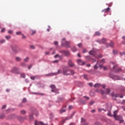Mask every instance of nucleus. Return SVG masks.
I'll return each mask as SVG.
<instances>
[{
	"label": "nucleus",
	"instance_id": "f257e3e1",
	"mask_svg": "<svg viewBox=\"0 0 125 125\" xmlns=\"http://www.w3.org/2000/svg\"><path fill=\"white\" fill-rule=\"evenodd\" d=\"M75 71L74 70L69 71L68 69H63V75L64 76H68V75H74Z\"/></svg>",
	"mask_w": 125,
	"mask_h": 125
},
{
	"label": "nucleus",
	"instance_id": "f03ea898",
	"mask_svg": "<svg viewBox=\"0 0 125 125\" xmlns=\"http://www.w3.org/2000/svg\"><path fill=\"white\" fill-rule=\"evenodd\" d=\"M62 46H66V47H70V42L66 41V39H63L62 40Z\"/></svg>",
	"mask_w": 125,
	"mask_h": 125
},
{
	"label": "nucleus",
	"instance_id": "7ed1b4c3",
	"mask_svg": "<svg viewBox=\"0 0 125 125\" xmlns=\"http://www.w3.org/2000/svg\"><path fill=\"white\" fill-rule=\"evenodd\" d=\"M118 113V111L116 110L114 112V117L115 119V120H117V121H120L123 119V116H117V114Z\"/></svg>",
	"mask_w": 125,
	"mask_h": 125
},
{
	"label": "nucleus",
	"instance_id": "20e7f679",
	"mask_svg": "<svg viewBox=\"0 0 125 125\" xmlns=\"http://www.w3.org/2000/svg\"><path fill=\"white\" fill-rule=\"evenodd\" d=\"M19 68L16 67H13L12 69L11 70V73H13L14 74H19L18 72Z\"/></svg>",
	"mask_w": 125,
	"mask_h": 125
},
{
	"label": "nucleus",
	"instance_id": "39448f33",
	"mask_svg": "<svg viewBox=\"0 0 125 125\" xmlns=\"http://www.w3.org/2000/svg\"><path fill=\"white\" fill-rule=\"evenodd\" d=\"M61 73H62V70H59L57 73H49L48 75H47V76H49V77H51V76H55L56 75H57L58 74H61Z\"/></svg>",
	"mask_w": 125,
	"mask_h": 125
},
{
	"label": "nucleus",
	"instance_id": "423d86ee",
	"mask_svg": "<svg viewBox=\"0 0 125 125\" xmlns=\"http://www.w3.org/2000/svg\"><path fill=\"white\" fill-rule=\"evenodd\" d=\"M99 67L100 68H102L103 67V65H100V61H98L96 64L94 66V69H98Z\"/></svg>",
	"mask_w": 125,
	"mask_h": 125
},
{
	"label": "nucleus",
	"instance_id": "0eeeda50",
	"mask_svg": "<svg viewBox=\"0 0 125 125\" xmlns=\"http://www.w3.org/2000/svg\"><path fill=\"white\" fill-rule=\"evenodd\" d=\"M61 52L65 55V56H69V55H70V52H69L68 50H62L61 51Z\"/></svg>",
	"mask_w": 125,
	"mask_h": 125
},
{
	"label": "nucleus",
	"instance_id": "6e6552de",
	"mask_svg": "<svg viewBox=\"0 0 125 125\" xmlns=\"http://www.w3.org/2000/svg\"><path fill=\"white\" fill-rule=\"evenodd\" d=\"M101 93H102V94H109L110 93V89H106L105 91H104L103 90H101Z\"/></svg>",
	"mask_w": 125,
	"mask_h": 125
},
{
	"label": "nucleus",
	"instance_id": "1a4fd4ad",
	"mask_svg": "<svg viewBox=\"0 0 125 125\" xmlns=\"http://www.w3.org/2000/svg\"><path fill=\"white\" fill-rule=\"evenodd\" d=\"M90 55H92L93 56L95 57V55H96V51L94 49H93L89 52Z\"/></svg>",
	"mask_w": 125,
	"mask_h": 125
},
{
	"label": "nucleus",
	"instance_id": "9d476101",
	"mask_svg": "<svg viewBox=\"0 0 125 125\" xmlns=\"http://www.w3.org/2000/svg\"><path fill=\"white\" fill-rule=\"evenodd\" d=\"M35 125H47V124H44V123H43L42 122H40V121H38L37 120L35 121Z\"/></svg>",
	"mask_w": 125,
	"mask_h": 125
},
{
	"label": "nucleus",
	"instance_id": "9b49d317",
	"mask_svg": "<svg viewBox=\"0 0 125 125\" xmlns=\"http://www.w3.org/2000/svg\"><path fill=\"white\" fill-rule=\"evenodd\" d=\"M50 87L51 88V91L52 92H55L56 91V87H55V85H51Z\"/></svg>",
	"mask_w": 125,
	"mask_h": 125
},
{
	"label": "nucleus",
	"instance_id": "f8f14e48",
	"mask_svg": "<svg viewBox=\"0 0 125 125\" xmlns=\"http://www.w3.org/2000/svg\"><path fill=\"white\" fill-rule=\"evenodd\" d=\"M97 42L99 43H105L106 42V39L104 38L101 40H97Z\"/></svg>",
	"mask_w": 125,
	"mask_h": 125
},
{
	"label": "nucleus",
	"instance_id": "ddd939ff",
	"mask_svg": "<svg viewBox=\"0 0 125 125\" xmlns=\"http://www.w3.org/2000/svg\"><path fill=\"white\" fill-rule=\"evenodd\" d=\"M77 63L79 64V65H84L85 62H83V61L81 60H78Z\"/></svg>",
	"mask_w": 125,
	"mask_h": 125
},
{
	"label": "nucleus",
	"instance_id": "4468645a",
	"mask_svg": "<svg viewBox=\"0 0 125 125\" xmlns=\"http://www.w3.org/2000/svg\"><path fill=\"white\" fill-rule=\"evenodd\" d=\"M112 96H115V97H120V98H123L124 97V95H120L118 94H115V95H114V94H112Z\"/></svg>",
	"mask_w": 125,
	"mask_h": 125
},
{
	"label": "nucleus",
	"instance_id": "2eb2a0df",
	"mask_svg": "<svg viewBox=\"0 0 125 125\" xmlns=\"http://www.w3.org/2000/svg\"><path fill=\"white\" fill-rule=\"evenodd\" d=\"M74 115H75V113H73L72 114H71V115L70 117H66L65 120H63V121L65 122V121H67L68 120H70V119H72Z\"/></svg>",
	"mask_w": 125,
	"mask_h": 125
},
{
	"label": "nucleus",
	"instance_id": "dca6fc26",
	"mask_svg": "<svg viewBox=\"0 0 125 125\" xmlns=\"http://www.w3.org/2000/svg\"><path fill=\"white\" fill-rule=\"evenodd\" d=\"M68 65L69 66H70V67H74L75 66V64L73 63V62H72V61L71 60H69L68 61Z\"/></svg>",
	"mask_w": 125,
	"mask_h": 125
},
{
	"label": "nucleus",
	"instance_id": "f3484780",
	"mask_svg": "<svg viewBox=\"0 0 125 125\" xmlns=\"http://www.w3.org/2000/svg\"><path fill=\"white\" fill-rule=\"evenodd\" d=\"M110 10H111V9L108 7L107 8L104 9L102 11L103 12H108V11H110Z\"/></svg>",
	"mask_w": 125,
	"mask_h": 125
},
{
	"label": "nucleus",
	"instance_id": "a211bd4d",
	"mask_svg": "<svg viewBox=\"0 0 125 125\" xmlns=\"http://www.w3.org/2000/svg\"><path fill=\"white\" fill-rule=\"evenodd\" d=\"M101 84L98 83H96L94 85V87H95L96 88H97V87H101Z\"/></svg>",
	"mask_w": 125,
	"mask_h": 125
},
{
	"label": "nucleus",
	"instance_id": "6ab92c4d",
	"mask_svg": "<svg viewBox=\"0 0 125 125\" xmlns=\"http://www.w3.org/2000/svg\"><path fill=\"white\" fill-rule=\"evenodd\" d=\"M38 77V75H36V76H31L30 78L31 79V80L35 81V80H36V79H37Z\"/></svg>",
	"mask_w": 125,
	"mask_h": 125
},
{
	"label": "nucleus",
	"instance_id": "aec40b11",
	"mask_svg": "<svg viewBox=\"0 0 125 125\" xmlns=\"http://www.w3.org/2000/svg\"><path fill=\"white\" fill-rule=\"evenodd\" d=\"M15 118H16V116L15 115H12L10 116L9 119H15Z\"/></svg>",
	"mask_w": 125,
	"mask_h": 125
},
{
	"label": "nucleus",
	"instance_id": "412c9836",
	"mask_svg": "<svg viewBox=\"0 0 125 125\" xmlns=\"http://www.w3.org/2000/svg\"><path fill=\"white\" fill-rule=\"evenodd\" d=\"M107 46H111V47H113L114 46V43L111 42L110 44H108Z\"/></svg>",
	"mask_w": 125,
	"mask_h": 125
},
{
	"label": "nucleus",
	"instance_id": "4be33fe9",
	"mask_svg": "<svg viewBox=\"0 0 125 125\" xmlns=\"http://www.w3.org/2000/svg\"><path fill=\"white\" fill-rule=\"evenodd\" d=\"M31 36H33V35H35V34H36V33L37 32V31H36V30H31Z\"/></svg>",
	"mask_w": 125,
	"mask_h": 125
},
{
	"label": "nucleus",
	"instance_id": "5701e85b",
	"mask_svg": "<svg viewBox=\"0 0 125 125\" xmlns=\"http://www.w3.org/2000/svg\"><path fill=\"white\" fill-rule=\"evenodd\" d=\"M101 35V33H100L99 31H97L95 33V36H100Z\"/></svg>",
	"mask_w": 125,
	"mask_h": 125
},
{
	"label": "nucleus",
	"instance_id": "b1692460",
	"mask_svg": "<svg viewBox=\"0 0 125 125\" xmlns=\"http://www.w3.org/2000/svg\"><path fill=\"white\" fill-rule=\"evenodd\" d=\"M71 50L72 51H73V52H75V51H77V49L75 47H73L71 48Z\"/></svg>",
	"mask_w": 125,
	"mask_h": 125
},
{
	"label": "nucleus",
	"instance_id": "393cba45",
	"mask_svg": "<svg viewBox=\"0 0 125 125\" xmlns=\"http://www.w3.org/2000/svg\"><path fill=\"white\" fill-rule=\"evenodd\" d=\"M60 112L61 114H62V113H65V112H66V110H65V109H61Z\"/></svg>",
	"mask_w": 125,
	"mask_h": 125
},
{
	"label": "nucleus",
	"instance_id": "a878e982",
	"mask_svg": "<svg viewBox=\"0 0 125 125\" xmlns=\"http://www.w3.org/2000/svg\"><path fill=\"white\" fill-rule=\"evenodd\" d=\"M16 61H18V62L21 61V59L20 57H17L16 58Z\"/></svg>",
	"mask_w": 125,
	"mask_h": 125
},
{
	"label": "nucleus",
	"instance_id": "bb28decb",
	"mask_svg": "<svg viewBox=\"0 0 125 125\" xmlns=\"http://www.w3.org/2000/svg\"><path fill=\"white\" fill-rule=\"evenodd\" d=\"M111 78L112 79H113V80H119V77L118 76H113Z\"/></svg>",
	"mask_w": 125,
	"mask_h": 125
},
{
	"label": "nucleus",
	"instance_id": "cd10ccee",
	"mask_svg": "<svg viewBox=\"0 0 125 125\" xmlns=\"http://www.w3.org/2000/svg\"><path fill=\"white\" fill-rule=\"evenodd\" d=\"M29 57H27L26 58L24 59V62H28L29 61Z\"/></svg>",
	"mask_w": 125,
	"mask_h": 125
},
{
	"label": "nucleus",
	"instance_id": "c85d7f7f",
	"mask_svg": "<svg viewBox=\"0 0 125 125\" xmlns=\"http://www.w3.org/2000/svg\"><path fill=\"white\" fill-rule=\"evenodd\" d=\"M21 114H22V115H25V114H26V111H25V110H21Z\"/></svg>",
	"mask_w": 125,
	"mask_h": 125
},
{
	"label": "nucleus",
	"instance_id": "c756f323",
	"mask_svg": "<svg viewBox=\"0 0 125 125\" xmlns=\"http://www.w3.org/2000/svg\"><path fill=\"white\" fill-rule=\"evenodd\" d=\"M16 34L18 35V36L20 35H22V32H21V31L20 32H17L16 33Z\"/></svg>",
	"mask_w": 125,
	"mask_h": 125
},
{
	"label": "nucleus",
	"instance_id": "7c9ffc66",
	"mask_svg": "<svg viewBox=\"0 0 125 125\" xmlns=\"http://www.w3.org/2000/svg\"><path fill=\"white\" fill-rule=\"evenodd\" d=\"M5 38L6 40H10V39H11V37L10 36H6Z\"/></svg>",
	"mask_w": 125,
	"mask_h": 125
},
{
	"label": "nucleus",
	"instance_id": "2f4dec72",
	"mask_svg": "<svg viewBox=\"0 0 125 125\" xmlns=\"http://www.w3.org/2000/svg\"><path fill=\"white\" fill-rule=\"evenodd\" d=\"M5 42V41L4 40H2L0 41V43H4Z\"/></svg>",
	"mask_w": 125,
	"mask_h": 125
},
{
	"label": "nucleus",
	"instance_id": "473e14b6",
	"mask_svg": "<svg viewBox=\"0 0 125 125\" xmlns=\"http://www.w3.org/2000/svg\"><path fill=\"white\" fill-rule=\"evenodd\" d=\"M26 102H27V100L26 98H24L22 100V103H26Z\"/></svg>",
	"mask_w": 125,
	"mask_h": 125
},
{
	"label": "nucleus",
	"instance_id": "72a5a7b5",
	"mask_svg": "<svg viewBox=\"0 0 125 125\" xmlns=\"http://www.w3.org/2000/svg\"><path fill=\"white\" fill-rule=\"evenodd\" d=\"M5 117V115L4 114H2L0 115L1 119H3Z\"/></svg>",
	"mask_w": 125,
	"mask_h": 125
},
{
	"label": "nucleus",
	"instance_id": "f704fd0d",
	"mask_svg": "<svg viewBox=\"0 0 125 125\" xmlns=\"http://www.w3.org/2000/svg\"><path fill=\"white\" fill-rule=\"evenodd\" d=\"M21 78H23L24 79H25V77H26V75L24 74H21Z\"/></svg>",
	"mask_w": 125,
	"mask_h": 125
},
{
	"label": "nucleus",
	"instance_id": "c9c22d12",
	"mask_svg": "<svg viewBox=\"0 0 125 125\" xmlns=\"http://www.w3.org/2000/svg\"><path fill=\"white\" fill-rule=\"evenodd\" d=\"M29 119H30V120H33V114H31V115H30Z\"/></svg>",
	"mask_w": 125,
	"mask_h": 125
},
{
	"label": "nucleus",
	"instance_id": "e433bc0d",
	"mask_svg": "<svg viewBox=\"0 0 125 125\" xmlns=\"http://www.w3.org/2000/svg\"><path fill=\"white\" fill-rule=\"evenodd\" d=\"M19 120H25V119H26V117H19Z\"/></svg>",
	"mask_w": 125,
	"mask_h": 125
},
{
	"label": "nucleus",
	"instance_id": "4c0bfd02",
	"mask_svg": "<svg viewBox=\"0 0 125 125\" xmlns=\"http://www.w3.org/2000/svg\"><path fill=\"white\" fill-rule=\"evenodd\" d=\"M1 33H4L5 32V28H3L1 31Z\"/></svg>",
	"mask_w": 125,
	"mask_h": 125
},
{
	"label": "nucleus",
	"instance_id": "58836bf2",
	"mask_svg": "<svg viewBox=\"0 0 125 125\" xmlns=\"http://www.w3.org/2000/svg\"><path fill=\"white\" fill-rule=\"evenodd\" d=\"M101 63H105V59H103L101 60Z\"/></svg>",
	"mask_w": 125,
	"mask_h": 125
},
{
	"label": "nucleus",
	"instance_id": "ea45409f",
	"mask_svg": "<svg viewBox=\"0 0 125 125\" xmlns=\"http://www.w3.org/2000/svg\"><path fill=\"white\" fill-rule=\"evenodd\" d=\"M87 75H84V78L85 79V80H87Z\"/></svg>",
	"mask_w": 125,
	"mask_h": 125
},
{
	"label": "nucleus",
	"instance_id": "a19ab883",
	"mask_svg": "<svg viewBox=\"0 0 125 125\" xmlns=\"http://www.w3.org/2000/svg\"><path fill=\"white\" fill-rule=\"evenodd\" d=\"M113 53L114 54H117V53H118V51H117V50H113Z\"/></svg>",
	"mask_w": 125,
	"mask_h": 125
},
{
	"label": "nucleus",
	"instance_id": "79ce46f5",
	"mask_svg": "<svg viewBox=\"0 0 125 125\" xmlns=\"http://www.w3.org/2000/svg\"><path fill=\"white\" fill-rule=\"evenodd\" d=\"M122 71V69L121 68H119L117 70V71H115V72H121Z\"/></svg>",
	"mask_w": 125,
	"mask_h": 125
},
{
	"label": "nucleus",
	"instance_id": "37998d69",
	"mask_svg": "<svg viewBox=\"0 0 125 125\" xmlns=\"http://www.w3.org/2000/svg\"><path fill=\"white\" fill-rule=\"evenodd\" d=\"M83 44H82V43H79L78 44V46H79V47H82Z\"/></svg>",
	"mask_w": 125,
	"mask_h": 125
},
{
	"label": "nucleus",
	"instance_id": "c03bdc74",
	"mask_svg": "<svg viewBox=\"0 0 125 125\" xmlns=\"http://www.w3.org/2000/svg\"><path fill=\"white\" fill-rule=\"evenodd\" d=\"M93 104H94V102L93 101H91L90 102V105H92Z\"/></svg>",
	"mask_w": 125,
	"mask_h": 125
},
{
	"label": "nucleus",
	"instance_id": "a18cd8bd",
	"mask_svg": "<svg viewBox=\"0 0 125 125\" xmlns=\"http://www.w3.org/2000/svg\"><path fill=\"white\" fill-rule=\"evenodd\" d=\"M58 57H60L59 54H57L55 56V58H58Z\"/></svg>",
	"mask_w": 125,
	"mask_h": 125
},
{
	"label": "nucleus",
	"instance_id": "49530a36",
	"mask_svg": "<svg viewBox=\"0 0 125 125\" xmlns=\"http://www.w3.org/2000/svg\"><path fill=\"white\" fill-rule=\"evenodd\" d=\"M84 122H85V120L83 118H82V122L84 123Z\"/></svg>",
	"mask_w": 125,
	"mask_h": 125
},
{
	"label": "nucleus",
	"instance_id": "de8ad7c7",
	"mask_svg": "<svg viewBox=\"0 0 125 125\" xmlns=\"http://www.w3.org/2000/svg\"><path fill=\"white\" fill-rule=\"evenodd\" d=\"M8 33H9V34H13V31L12 30H10V31H9Z\"/></svg>",
	"mask_w": 125,
	"mask_h": 125
},
{
	"label": "nucleus",
	"instance_id": "09e8293b",
	"mask_svg": "<svg viewBox=\"0 0 125 125\" xmlns=\"http://www.w3.org/2000/svg\"><path fill=\"white\" fill-rule=\"evenodd\" d=\"M31 48H32V49H35V46L34 45H31L30 46Z\"/></svg>",
	"mask_w": 125,
	"mask_h": 125
},
{
	"label": "nucleus",
	"instance_id": "8fccbe9b",
	"mask_svg": "<svg viewBox=\"0 0 125 125\" xmlns=\"http://www.w3.org/2000/svg\"><path fill=\"white\" fill-rule=\"evenodd\" d=\"M101 57H102V55H100L98 56L97 58H101Z\"/></svg>",
	"mask_w": 125,
	"mask_h": 125
},
{
	"label": "nucleus",
	"instance_id": "3c124183",
	"mask_svg": "<svg viewBox=\"0 0 125 125\" xmlns=\"http://www.w3.org/2000/svg\"><path fill=\"white\" fill-rule=\"evenodd\" d=\"M83 53H85V52H86V49H83Z\"/></svg>",
	"mask_w": 125,
	"mask_h": 125
},
{
	"label": "nucleus",
	"instance_id": "603ef678",
	"mask_svg": "<svg viewBox=\"0 0 125 125\" xmlns=\"http://www.w3.org/2000/svg\"><path fill=\"white\" fill-rule=\"evenodd\" d=\"M21 35L22 36V39H26V36H24V34H22Z\"/></svg>",
	"mask_w": 125,
	"mask_h": 125
},
{
	"label": "nucleus",
	"instance_id": "864d4df0",
	"mask_svg": "<svg viewBox=\"0 0 125 125\" xmlns=\"http://www.w3.org/2000/svg\"><path fill=\"white\" fill-rule=\"evenodd\" d=\"M35 115H36V116H38V111H37V110H36V111H35Z\"/></svg>",
	"mask_w": 125,
	"mask_h": 125
},
{
	"label": "nucleus",
	"instance_id": "5fc2aeb1",
	"mask_svg": "<svg viewBox=\"0 0 125 125\" xmlns=\"http://www.w3.org/2000/svg\"><path fill=\"white\" fill-rule=\"evenodd\" d=\"M32 66H33L32 65H30L28 66V69H29V70H30V69H31V68H32Z\"/></svg>",
	"mask_w": 125,
	"mask_h": 125
},
{
	"label": "nucleus",
	"instance_id": "6e6d98bb",
	"mask_svg": "<svg viewBox=\"0 0 125 125\" xmlns=\"http://www.w3.org/2000/svg\"><path fill=\"white\" fill-rule=\"evenodd\" d=\"M58 62H59V60H56V61H54V63H58Z\"/></svg>",
	"mask_w": 125,
	"mask_h": 125
},
{
	"label": "nucleus",
	"instance_id": "4d7b16f0",
	"mask_svg": "<svg viewBox=\"0 0 125 125\" xmlns=\"http://www.w3.org/2000/svg\"><path fill=\"white\" fill-rule=\"evenodd\" d=\"M95 112H96L95 109H93L91 110L92 113H95Z\"/></svg>",
	"mask_w": 125,
	"mask_h": 125
},
{
	"label": "nucleus",
	"instance_id": "13d9d810",
	"mask_svg": "<svg viewBox=\"0 0 125 125\" xmlns=\"http://www.w3.org/2000/svg\"><path fill=\"white\" fill-rule=\"evenodd\" d=\"M6 107V105H4L2 106V109H5Z\"/></svg>",
	"mask_w": 125,
	"mask_h": 125
},
{
	"label": "nucleus",
	"instance_id": "bf43d9fd",
	"mask_svg": "<svg viewBox=\"0 0 125 125\" xmlns=\"http://www.w3.org/2000/svg\"><path fill=\"white\" fill-rule=\"evenodd\" d=\"M113 69H114V70H117V66H114Z\"/></svg>",
	"mask_w": 125,
	"mask_h": 125
},
{
	"label": "nucleus",
	"instance_id": "052dcab7",
	"mask_svg": "<svg viewBox=\"0 0 125 125\" xmlns=\"http://www.w3.org/2000/svg\"><path fill=\"white\" fill-rule=\"evenodd\" d=\"M54 44H55V45H57V44H58V42H54Z\"/></svg>",
	"mask_w": 125,
	"mask_h": 125
},
{
	"label": "nucleus",
	"instance_id": "680f3d73",
	"mask_svg": "<svg viewBox=\"0 0 125 125\" xmlns=\"http://www.w3.org/2000/svg\"><path fill=\"white\" fill-rule=\"evenodd\" d=\"M120 55H125V52H123V53H120Z\"/></svg>",
	"mask_w": 125,
	"mask_h": 125
},
{
	"label": "nucleus",
	"instance_id": "e2e57ef3",
	"mask_svg": "<svg viewBox=\"0 0 125 125\" xmlns=\"http://www.w3.org/2000/svg\"><path fill=\"white\" fill-rule=\"evenodd\" d=\"M69 109H73V106L70 105V106H69Z\"/></svg>",
	"mask_w": 125,
	"mask_h": 125
},
{
	"label": "nucleus",
	"instance_id": "0e129e2a",
	"mask_svg": "<svg viewBox=\"0 0 125 125\" xmlns=\"http://www.w3.org/2000/svg\"><path fill=\"white\" fill-rule=\"evenodd\" d=\"M107 67H106V66H104V70H107Z\"/></svg>",
	"mask_w": 125,
	"mask_h": 125
},
{
	"label": "nucleus",
	"instance_id": "69168bd1",
	"mask_svg": "<svg viewBox=\"0 0 125 125\" xmlns=\"http://www.w3.org/2000/svg\"><path fill=\"white\" fill-rule=\"evenodd\" d=\"M49 54V52H45V55H48Z\"/></svg>",
	"mask_w": 125,
	"mask_h": 125
},
{
	"label": "nucleus",
	"instance_id": "338daca9",
	"mask_svg": "<svg viewBox=\"0 0 125 125\" xmlns=\"http://www.w3.org/2000/svg\"><path fill=\"white\" fill-rule=\"evenodd\" d=\"M120 124L122 123H124V121L121 119V120H120Z\"/></svg>",
	"mask_w": 125,
	"mask_h": 125
},
{
	"label": "nucleus",
	"instance_id": "774afa93",
	"mask_svg": "<svg viewBox=\"0 0 125 125\" xmlns=\"http://www.w3.org/2000/svg\"><path fill=\"white\" fill-rule=\"evenodd\" d=\"M89 85H90V86H92L93 85L92 83H89Z\"/></svg>",
	"mask_w": 125,
	"mask_h": 125
}]
</instances>
